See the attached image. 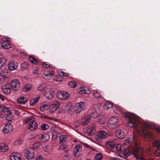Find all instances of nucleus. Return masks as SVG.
<instances>
[{
  "mask_svg": "<svg viewBox=\"0 0 160 160\" xmlns=\"http://www.w3.org/2000/svg\"><path fill=\"white\" fill-rule=\"evenodd\" d=\"M116 143L113 141H109L106 143V146L108 148L112 149L115 146Z\"/></svg>",
  "mask_w": 160,
  "mask_h": 160,
  "instance_id": "nucleus-28",
  "label": "nucleus"
},
{
  "mask_svg": "<svg viewBox=\"0 0 160 160\" xmlns=\"http://www.w3.org/2000/svg\"><path fill=\"white\" fill-rule=\"evenodd\" d=\"M113 107V104L111 102H107L104 105L103 108L105 109L108 110Z\"/></svg>",
  "mask_w": 160,
  "mask_h": 160,
  "instance_id": "nucleus-34",
  "label": "nucleus"
},
{
  "mask_svg": "<svg viewBox=\"0 0 160 160\" xmlns=\"http://www.w3.org/2000/svg\"><path fill=\"white\" fill-rule=\"evenodd\" d=\"M80 122V121L78 120L75 122L74 124V127H78L80 125H81Z\"/></svg>",
  "mask_w": 160,
  "mask_h": 160,
  "instance_id": "nucleus-52",
  "label": "nucleus"
},
{
  "mask_svg": "<svg viewBox=\"0 0 160 160\" xmlns=\"http://www.w3.org/2000/svg\"><path fill=\"white\" fill-rule=\"evenodd\" d=\"M57 108H54V107H53L52 108H51L49 110H50V112L51 113H52L53 112H55L56 109H57Z\"/></svg>",
  "mask_w": 160,
  "mask_h": 160,
  "instance_id": "nucleus-55",
  "label": "nucleus"
},
{
  "mask_svg": "<svg viewBox=\"0 0 160 160\" xmlns=\"http://www.w3.org/2000/svg\"><path fill=\"white\" fill-rule=\"evenodd\" d=\"M57 96L61 100H65L69 98V95L66 92L60 91L58 92Z\"/></svg>",
  "mask_w": 160,
  "mask_h": 160,
  "instance_id": "nucleus-12",
  "label": "nucleus"
},
{
  "mask_svg": "<svg viewBox=\"0 0 160 160\" xmlns=\"http://www.w3.org/2000/svg\"><path fill=\"white\" fill-rule=\"evenodd\" d=\"M114 112L115 113L118 114H123L124 116V114L125 113H122L121 110V109L119 108H116V110H114ZM125 113H126L125 112Z\"/></svg>",
  "mask_w": 160,
  "mask_h": 160,
  "instance_id": "nucleus-48",
  "label": "nucleus"
},
{
  "mask_svg": "<svg viewBox=\"0 0 160 160\" xmlns=\"http://www.w3.org/2000/svg\"><path fill=\"white\" fill-rule=\"evenodd\" d=\"M118 125V121L117 118L112 117L109 119L107 125L110 129H113L116 128Z\"/></svg>",
  "mask_w": 160,
  "mask_h": 160,
  "instance_id": "nucleus-2",
  "label": "nucleus"
},
{
  "mask_svg": "<svg viewBox=\"0 0 160 160\" xmlns=\"http://www.w3.org/2000/svg\"><path fill=\"white\" fill-rule=\"evenodd\" d=\"M101 113V112L98 108H93L91 114L93 118H96L100 115Z\"/></svg>",
  "mask_w": 160,
  "mask_h": 160,
  "instance_id": "nucleus-15",
  "label": "nucleus"
},
{
  "mask_svg": "<svg viewBox=\"0 0 160 160\" xmlns=\"http://www.w3.org/2000/svg\"><path fill=\"white\" fill-rule=\"evenodd\" d=\"M67 136L65 135H63L60 136L59 137L60 140H64V139H66Z\"/></svg>",
  "mask_w": 160,
  "mask_h": 160,
  "instance_id": "nucleus-57",
  "label": "nucleus"
},
{
  "mask_svg": "<svg viewBox=\"0 0 160 160\" xmlns=\"http://www.w3.org/2000/svg\"><path fill=\"white\" fill-rule=\"evenodd\" d=\"M42 65H43V66L45 68H52V67H51V65L47 64L45 62H43V63H42Z\"/></svg>",
  "mask_w": 160,
  "mask_h": 160,
  "instance_id": "nucleus-56",
  "label": "nucleus"
},
{
  "mask_svg": "<svg viewBox=\"0 0 160 160\" xmlns=\"http://www.w3.org/2000/svg\"><path fill=\"white\" fill-rule=\"evenodd\" d=\"M18 63L15 61L11 62L8 65V68L11 70H13L16 69L18 66Z\"/></svg>",
  "mask_w": 160,
  "mask_h": 160,
  "instance_id": "nucleus-17",
  "label": "nucleus"
},
{
  "mask_svg": "<svg viewBox=\"0 0 160 160\" xmlns=\"http://www.w3.org/2000/svg\"><path fill=\"white\" fill-rule=\"evenodd\" d=\"M116 148L117 151L119 152L122 151V148L120 144H117L116 146Z\"/></svg>",
  "mask_w": 160,
  "mask_h": 160,
  "instance_id": "nucleus-53",
  "label": "nucleus"
},
{
  "mask_svg": "<svg viewBox=\"0 0 160 160\" xmlns=\"http://www.w3.org/2000/svg\"><path fill=\"white\" fill-rule=\"evenodd\" d=\"M108 133L104 130H100L95 134V138L96 140L105 139L108 136Z\"/></svg>",
  "mask_w": 160,
  "mask_h": 160,
  "instance_id": "nucleus-6",
  "label": "nucleus"
},
{
  "mask_svg": "<svg viewBox=\"0 0 160 160\" xmlns=\"http://www.w3.org/2000/svg\"><path fill=\"white\" fill-rule=\"evenodd\" d=\"M106 121V118L105 116H103L98 118V122L100 124H103Z\"/></svg>",
  "mask_w": 160,
  "mask_h": 160,
  "instance_id": "nucleus-36",
  "label": "nucleus"
},
{
  "mask_svg": "<svg viewBox=\"0 0 160 160\" xmlns=\"http://www.w3.org/2000/svg\"><path fill=\"white\" fill-rule=\"evenodd\" d=\"M81 146L79 145H76L73 149V152L74 156L81 151Z\"/></svg>",
  "mask_w": 160,
  "mask_h": 160,
  "instance_id": "nucleus-32",
  "label": "nucleus"
},
{
  "mask_svg": "<svg viewBox=\"0 0 160 160\" xmlns=\"http://www.w3.org/2000/svg\"><path fill=\"white\" fill-rule=\"evenodd\" d=\"M102 158V155L101 153L97 154L95 156V160H101Z\"/></svg>",
  "mask_w": 160,
  "mask_h": 160,
  "instance_id": "nucleus-46",
  "label": "nucleus"
},
{
  "mask_svg": "<svg viewBox=\"0 0 160 160\" xmlns=\"http://www.w3.org/2000/svg\"><path fill=\"white\" fill-rule=\"evenodd\" d=\"M93 93V96L96 98H102L100 94L101 92L99 90H96Z\"/></svg>",
  "mask_w": 160,
  "mask_h": 160,
  "instance_id": "nucleus-33",
  "label": "nucleus"
},
{
  "mask_svg": "<svg viewBox=\"0 0 160 160\" xmlns=\"http://www.w3.org/2000/svg\"><path fill=\"white\" fill-rule=\"evenodd\" d=\"M43 74L44 78H47L48 79L53 75V73L51 71H45L43 72Z\"/></svg>",
  "mask_w": 160,
  "mask_h": 160,
  "instance_id": "nucleus-25",
  "label": "nucleus"
},
{
  "mask_svg": "<svg viewBox=\"0 0 160 160\" xmlns=\"http://www.w3.org/2000/svg\"><path fill=\"white\" fill-rule=\"evenodd\" d=\"M24 155L26 158L29 159L32 158L34 155L33 150L31 148H28L24 152Z\"/></svg>",
  "mask_w": 160,
  "mask_h": 160,
  "instance_id": "nucleus-8",
  "label": "nucleus"
},
{
  "mask_svg": "<svg viewBox=\"0 0 160 160\" xmlns=\"http://www.w3.org/2000/svg\"><path fill=\"white\" fill-rule=\"evenodd\" d=\"M136 160H144V159L141 156L138 157H136Z\"/></svg>",
  "mask_w": 160,
  "mask_h": 160,
  "instance_id": "nucleus-64",
  "label": "nucleus"
},
{
  "mask_svg": "<svg viewBox=\"0 0 160 160\" xmlns=\"http://www.w3.org/2000/svg\"><path fill=\"white\" fill-rule=\"evenodd\" d=\"M50 107V104L48 102H46L42 104L40 106V110L41 111H43L49 109Z\"/></svg>",
  "mask_w": 160,
  "mask_h": 160,
  "instance_id": "nucleus-22",
  "label": "nucleus"
},
{
  "mask_svg": "<svg viewBox=\"0 0 160 160\" xmlns=\"http://www.w3.org/2000/svg\"><path fill=\"white\" fill-rule=\"evenodd\" d=\"M40 127L41 129L44 131L46 130L47 129H48L49 127V125L48 124L45 123H43L41 124Z\"/></svg>",
  "mask_w": 160,
  "mask_h": 160,
  "instance_id": "nucleus-43",
  "label": "nucleus"
},
{
  "mask_svg": "<svg viewBox=\"0 0 160 160\" xmlns=\"http://www.w3.org/2000/svg\"><path fill=\"white\" fill-rule=\"evenodd\" d=\"M40 98L39 97H35L30 101L29 103L30 106H34L35 105Z\"/></svg>",
  "mask_w": 160,
  "mask_h": 160,
  "instance_id": "nucleus-31",
  "label": "nucleus"
},
{
  "mask_svg": "<svg viewBox=\"0 0 160 160\" xmlns=\"http://www.w3.org/2000/svg\"><path fill=\"white\" fill-rule=\"evenodd\" d=\"M22 141H15L14 142V144L15 145H20L22 142Z\"/></svg>",
  "mask_w": 160,
  "mask_h": 160,
  "instance_id": "nucleus-58",
  "label": "nucleus"
},
{
  "mask_svg": "<svg viewBox=\"0 0 160 160\" xmlns=\"http://www.w3.org/2000/svg\"><path fill=\"white\" fill-rule=\"evenodd\" d=\"M46 87V85L45 84L39 85L38 87V90L40 91H43Z\"/></svg>",
  "mask_w": 160,
  "mask_h": 160,
  "instance_id": "nucleus-47",
  "label": "nucleus"
},
{
  "mask_svg": "<svg viewBox=\"0 0 160 160\" xmlns=\"http://www.w3.org/2000/svg\"><path fill=\"white\" fill-rule=\"evenodd\" d=\"M1 76L4 78H6L8 75V72L6 70H2L0 73Z\"/></svg>",
  "mask_w": 160,
  "mask_h": 160,
  "instance_id": "nucleus-40",
  "label": "nucleus"
},
{
  "mask_svg": "<svg viewBox=\"0 0 160 160\" xmlns=\"http://www.w3.org/2000/svg\"><path fill=\"white\" fill-rule=\"evenodd\" d=\"M85 108V104L83 102H80L76 104L74 110L77 114H79Z\"/></svg>",
  "mask_w": 160,
  "mask_h": 160,
  "instance_id": "nucleus-4",
  "label": "nucleus"
},
{
  "mask_svg": "<svg viewBox=\"0 0 160 160\" xmlns=\"http://www.w3.org/2000/svg\"><path fill=\"white\" fill-rule=\"evenodd\" d=\"M2 48L6 49H8L11 47L9 42L8 41H5L2 44Z\"/></svg>",
  "mask_w": 160,
  "mask_h": 160,
  "instance_id": "nucleus-27",
  "label": "nucleus"
},
{
  "mask_svg": "<svg viewBox=\"0 0 160 160\" xmlns=\"http://www.w3.org/2000/svg\"><path fill=\"white\" fill-rule=\"evenodd\" d=\"M3 112L7 115H10L11 113V109L9 108L6 107L4 109Z\"/></svg>",
  "mask_w": 160,
  "mask_h": 160,
  "instance_id": "nucleus-45",
  "label": "nucleus"
},
{
  "mask_svg": "<svg viewBox=\"0 0 160 160\" xmlns=\"http://www.w3.org/2000/svg\"><path fill=\"white\" fill-rule=\"evenodd\" d=\"M54 92L53 88H47L44 92L45 98L49 99H52L54 97Z\"/></svg>",
  "mask_w": 160,
  "mask_h": 160,
  "instance_id": "nucleus-7",
  "label": "nucleus"
},
{
  "mask_svg": "<svg viewBox=\"0 0 160 160\" xmlns=\"http://www.w3.org/2000/svg\"><path fill=\"white\" fill-rule=\"evenodd\" d=\"M123 154L126 157H128L131 154V152L129 149H125L123 151Z\"/></svg>",
  "mask_w": 160,
  "mask_h": 160,
  "instance_id": "nucleus-41",
  "label": "nucleus"
},
{
  "mask_svg": "<svg viewBox=\"0 0 160 160\" xmlns=\"http://www.w3.org/2000/svg\"><path fill=\"white\" fill-rule=\"evenodd\" d=\"M35 118L33 116H31L25 120V122L26 123H29V124L32 123L35 121Z\"/></svg>",
  "mask_w": 160,
  "mask_h": 160,
  "instance_id": "nucleus-30",
  "label": "nucleus"
},
{
  "mask_svg": "<svg viewBox=\"0 0 160 160\" xmlns=\"http://www.w3.org/2000/svg\"><path fill=\"white\" fill-rule=\"evenodd\" d=\"M60 102L56 101H55L51 103L52 106L58 109L60 107Z\"/></svg>",
  "mask_w": 160,
  "mask_h": 160,
  "instance_id": "nucleus-38",
  "label": "nucleus"
},
{
  "mask_svg": "<svg viewBox=\"0 0 160 160\" xmlns=\"http://www.w3.org/2000/svg\"><path fill=\"white\" fill-rule=\"evenodd\" d=\"M59 74L60 76L68 77L69 76V74L63 71H60L59 72Z\"/></svg>",
  "mask_w": 160,
  "mask_h": 160,
  "instance_id": "nucleus-49",
  "label": "nucleus"
},
{
  "mask_svg": "<svg viewBox=\"0 0 160 160\" xmlns=\"http://www.w3.org/2000/svg\"><path fill=\"white\" fill-rule=\"evenodd\" d=\"M124 114L125 118H127L128 119V125L129 127L134 128L140 123L141 125L142 128L141 130L138 131V133L142 136L147 137L148 138L153 139L154 138V134L150 132L147 128H154V126L152 122L148 121H146L145 122L141 121L137 116L133 114L125 113Z\"/></svg>",
  "mask_w": 160,
  "mask_h": 160,
  "instance_id": "nucleus-1",
  "label": "nucleus"
},
{
  "mask_svg": "<svg viewBox=\"0 0 160 160\" xmlns=\"http://www.w3.org/2000/svg\"><path fill=\"white\" fill-rule=\"evenodd\" d=\"M88 89V88L86 87H81L78 89V91L80 94H89L90 92Z\"/></svg>",
  "mask_w": 160,
  "mask_h": 160,
  "instance_id": "nucleus-19",
  "label": "nucleus"
},
{
  "mask_svg": "<svg viewBox=\"0 0 160 160\" xmlns=\"http://www.w3.org/2000/svg\"><path fill=\"white\" fill-rule=\"evenodd\" d=\"M17 101L20 104L24 105L26 102L27 99L23 96H20L17 99Z\"/></svg>",
  "mask_w": 160,
  "mask_h": 160,
  "instance_id": "nucleus-21",
  "label": "nucleus"
},
{
  "mask_svg": "<svg viewBox=\"0 0 160 160\" xmlns=\"http://www.w3.org/2000/svg\"><path fill=\"white\" fill-rule=\"evenodd\" d=\"M133 143L135 148L133 154H134L135 157H139L142 155L143 153L142 149L139 146L137 141H135Z\"/></svg>",
  "mask_w": 160,
  "mask_h": 160,
  "instance_id": "nucleus-3",
  "label": "nucleus"
},
{
  "mask_svg": "<svg viewBox=\"0 0 160 160\" xmlns=\"http://www.w3.org/2000/svg\"><path fill=\"white\" fill-rule=\"evenodd\" d=\"M74 107L71 102L67 103L64 107L61 108L63 110L64 112H67L69 115H72L73 112Z\"/></svg>",
  "mask_w": 160,
  "mask_h": 160,
  "instance_id": "nucleus-5",
  "label": "nucleus"
},
{
  "mask_svg": "<svg viewBox=\"0 0 160 160\" xmlns=\"http://www.w3.org/2000/svg\"><path fill=\"white\" fill-rule=\"evenodd\" d=\"M43 158L40 156L36 157V160H42Z\"/></svg>",
  "mask_w": 160,
  "mask_h": 160,
  "instance_id": "nucleus-63",
  "label": "nucleus"
},
{
  "mask_svg": "<svg viewBox=\"0 0 160 160\" xmlns=\"http://www.w3.org/2000/svg\"><path fill=\"white\" fill-rule=\"evenodd\" d=\"M152 146L156 147L157 149L154 152L156 156H160V141H154L152 143Z\"/></svg>",
  "mask_w": 160,
  "mask_h": 160,
  "instance_id": "nucleus-10",
  "label": "nucleus"
},
{
  "mask_svg": "<svg viewBox=\"0 0 160 160\" xmlns=\"http://www.w3.org/2000/svg\"><path fill=\"white\" fill-rule=\"evenodd\" d=\"M71 156L67 154L64 155L63 157L62 160H70Z\"/></svg>",
  "mask_w": 160,
  "mask_h": 160,
  "instance_id": "nucleus-50",
  "label": "nucleus"
},
{
  "mask_svg": "<svg viewBox=\"0 0 160 160\" xmlns=\"http://www.w3.org/2000/svg\"><path fill=\"white\" fill-rule=\"evenodd\" d=\"M41 146V143L39 142H36L32 145V149H38Z\"/></svg>",
  "mask_w": 160,
  "mask_h": 160,
  "instance_id": "nucleus-37",
  "label": "nucleus"
},
{
  "mask_svg": "<svg viewBox=\"0 0 160 160\" xmlns=\"http://www.w3.org/2000/svg\"><path fill=\"white\" fill-rule=\"evenodd\" d=\"M21 111V110L20 109H16L14 110L15 113L16 115H18L20 113Z\"/></svg>",
  "mask_w": 160,
  "mask_h": 160,
  "instance_id": "nucleus-59",
  "label": "nucleus"
},
{
  "mask_svg": "<svg viewBox=\"0 0 160 160\" xmlns=\"http://www.w3.org/2000/svg\"><path fill=\"white\" fill-rule=\"evenodd\" d=\"M10 159L11 160H20V155L18 153H12L10 156Z\"/></svg>",
  "mask_w": 160,
  "mask_h": 160,
  "instance_id": "nucleus-20",
  "label": "nucleus"
},
{
  "mask_svg": "<svg viewBox=\"0 0 160 160\" xmlns=\"http://www.w3.org/2000/svg\"><path fill=\"white\" fill-rule=\"evenodd\" d=\"M66 146L65 145H62L60 147L59 149L65 150L66 149Z\"/></svg>",
  "mask_w": 160,
  "mask_h": 160,
  "instance_id": "nucleus-62",
  "label": "nucleus"
},
{
  "mask_svg": "<svg viewBox=\"0 0 160 160\" xmlns=\"http://www.w3.org/2000/svg\"><path fill=\"white\" fill-rule=\"evenodd\" d=\"M38 124L35 121L29 124L28 129L31 131H33L37 128Z\"/></svg>",
  "mask_w": 160,
  "mask_h": 160,
  "instance_id": "nucleus-23",
  "label": "nucleus"
},
{
  "mask_svg": "<svg viewBox=\"0 0 160 160\" xmlns=\"http://www.w3.org/2000/svg\"><path fill=\"white\" fill-rule=\"evenodd\" d=\"M49 135L48 133H43L39 135V139L40 140H49Z\"/></svg>",
  "mask_w": 160,
  "mask_h": 160,
  "instance_id": "nucleus-24",
  "label": "nucleus"
},
{
  "mask_svg": "<svg viewBox=\"0 0 160 160\" xmlns=\"http://www.w3.org/2000/svg\"><path fill=\"white\" fill-rule=\"evenodd\" d=\"M68 85L69 87L74 88L77 86V83L74 81H71L68 83Z\"/></svg>",
  "mask_w": 160,
  "mask_h": 160,
  "instance_id": "nucleus-44",
  "label": "nucleus"
},
{
  "mask_svg": "<svg viewBox=\"0 0 160 160\" xmlns=\"http://www.w3.org/2000/svg\"><path fill=\"white\" fill-rule=\"evenodd\" d=\"M31 88V85L30 84L25 85L23 88V91L24 92H28L30 91Z\"/></svg>",
  "mask_w": 160,
  "mask_h": 160,
  "instance_id": "nucleus-39",
  "label": "nucleus"
},
{
  "mask_svg": "<svg viewBox=\"0 0 160 160\" xmlns=\"http://www.w3.org/2000/svg\"><path fill=\"white\" fill-rule=\"evenodd\" d=\"M28 66L27 63L24 62L22 64L21 66L22 68H26Z\"/></svg>",
  "mask_w": 160,
  "mask_h": 160,
  "instance_id": "nucleus-54",
  "label": "nucleus"
},
{
  "mask_svg": "<svg viewBox=\"0 0 160 160\" xmlns=\"http://www.w3.org/2000/svg\"><path fill=\"white\" fill-rule=\"evenodd\" d=\"M28 58L29 60L32 63L36 65L37 64L38 62L36 58L32 56H29Z\"/></svg>",
  "mask_w": 160,
  "mask_h": 160,
  "instance_id": "nucleus-42",
  "label": "nucleus"
},
{
  "mask_svg": "<svg viewBox=\"0 0 160 160\" xmlns=\"http://www.w3.org/2000/svg\"><path fill=\"white\" fill-rule=\"evenodd\" d=\"M95 131V124L94 123H92L88 129L87 133L90 135L94 134Z\"/></svg>",
  "mask_w": 160,
  "mask_h": 160,
  "instance_id": "nucleus-18",
  "label": "nucleus"
},
{
  "mask_svg": "<svg viewBox=\"0 0 160 160\" xmlns=\"http://www.w3.org/2000/svg\"><path fill=\"white\" fill-rule=\"evenodd\" d=\"M7 59L4 57H0V69L3 68L5 65Z\"/></svg>",
  "mask_w": 160,
  "mask_h": 160,
  "instance_id": "nucleus-26",
  "label": "nucleus"
},
{
  "mask_svg": "<svg viewBox=\"0 0 160 160\" xmlns=\"http://www.w3.org/2000/svg\"><path fill=\"white\" fill-rule=\"evenodd\" d=\"M52 130L53 132L56 133H60L61 132L62 129L59 127L57 126H54L52 128Z\"/></svg>",
  "mask_w": 160,
  "mask_h": 160,
  "instance_id": "nucleus-35",
  "label": "nucleus"
},
{
  "mask_svg": "<svg viewBox=\"0 0 160 160\" xmlns=\"http://www.w3.org/2000/svg\"><path fill=\"white\" fill-rule=\"evenodd\" d=\"M0 99L2 101H4L6 98L4 96L0 94Z\"/></svg>",
  "mask_w": 160,
  "mask_h": 160,
  "instance_id": "nucleus-61",
  "label": "nucleus"
},
{
  "mask_svg": "<svg viewBox=\"0 0 160 160\" xmlns=\"http://www.w3.org/2000/svg\"><path fill=\"white\" fill-rule=\"evenodd\" d=\"M92 116L90 115H88L84 116L82 118L80 121L81 125L86 126L91 121Z\"/></svg>",
  "mask_w": 160,
  "mask_h": 160,
  "instance_id": "nucleus-11",
  "label": "nucleus"
},
{
  "mask_svg": "<svg viewBox=\"0 0 160 160\" xmlns=\"http://www.w3.org/2000/svg\"><path fill=\"white\" fill-rule=\"evenodd\" d=\"M54 80L56 82H59L62 81V78L60 77H59V78H57L54 79Z\"/></svg>",
  "mask_w": 160,
  "mask_h": 160,
  "instance_id": "nucleus-60",
  "label": "nucleus"
},
{
  "mask_svg": "<svg viewBox=\"0 0 160 160\" xmlns=\"http://www.w3.org/2000/svg\"><path fill=\"white\" fill-rule=\"evenodd\" d=\"M129 140H132L133 139H136V136L135 135V134L134 133H132L131 134H130L129 138Z\"/></svg>",
  "mask_w": 160,
  "mask_h": 160,
  "instance_id": "nucleus-51",
  "label": "nucleus"
},
{
  "mask_svg": "<svg viewBox=\"0 0 160 160\" xmlns=\"http://www.w3.org/2000/svg\"><path fill=\"white\" fill-rule=\"evenodd\" d=\"M13 130V128L12 125L10 123H8L5 124L2 131L4 133H8L12 132Z\"/></svg>",
  "mask_w": 160,
  "mask_h": 160,
  "instance_id": "nucleus-13",
  "label": "nucleus"
},
{
  "mask_svg": "<svg viewBox=\"0 0 160 160\" xmlns=\"http://www.w3.org/2000/svg\"><path fill=\"white\" fill-rule=\"evenodd\" d=\"M116 134L117 137L120 139H122L125 137V133L123 130L118 129L116 132Z\"/></svg>",
  "mask_w": 160,
  "mask_h": 160,
  "instance_id": "nucleus-16",
  "label": "nucleus"
},
{
  "mask_svg": "<svg viewBox=\"0 0 160 160\" xmlns=\"http://www.w3.org/2000/svg\"><path fill=\"white\" fill-rule=\"evenodd\" d=\"M8 145L5 143H1L0 144V151L2 152H6L8 150Z\"/></svg>",
  "mask_w": 160,
  "mask_h": 160,
  "instance_id": "nucleus-29",
  "label": "nucleus"
},
{
  "mask_svg": "<svg viewBox=\"0 0 160 160\" xmlns=\"http://www.w3.org/2000/svg\"><path fill=\"white\" fill-rule=\"evenodd\" d=\"M2 89L3 93L5 94H8L11 91L10 85L9 83H7L2 86Z\"/></svg>",
  "mask_w": 160,
  "mask_h": 160,
  "instance_id": "nucleus-14",
  "label": "nucleus"
},
{
  "mask_svg": "<svg viewBox=\"0 0 160 160\" xmlns=\"http://www.w3.org/2000/svg\"><path fill=\"white\" fill-rule=\"evenodd\" d=\"M10 86L13 90L17 91L20 88V84L17 79H13L11 81Z\"/></svg>",
  "mask_w": 160,
  "mask_h": 160,
  "instance_id": "nucleus-9",
  "label": "nucleus"
}]
</instances>
